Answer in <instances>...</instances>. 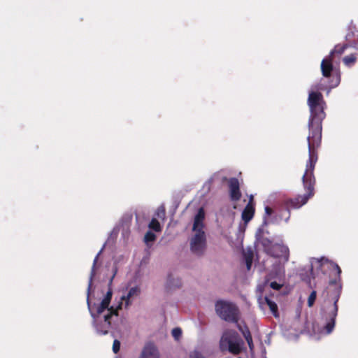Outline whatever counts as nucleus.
I'll return each instance as SVG.
<instances>
[{
    "instance_id": "obj_30",
    "label": "nucleus",
    "mask_w": 358,
    "mask_h": 358,
    "mask_svg": "<svg viewBox=\"0 0 358 358\" xmlns=\"http://www.w3.org/2000/svg\"><path fill=\"white\" fill-rule=\"evenodd\" d=\"M313 89L316 90H323L324 88L322 85H316L315 86H313Z\"/></svg>"
},
{
    "instance_id": "obj_18",
    "label": "nucleus",
    "mask_w": 358,
    "mask_h": 358,
    "mask_svg": "<svg viewBox=\"0 0 358 358\" xmlns=\"http://www.w3.org/2000/svg\"><path fill=\"white\" fill-rule=\"evenodd\" d=\"M356 57L354 55H350L343 58V62L346 66H351L356 62Z\"/></svg>"
},
{
    "instance_id": "obj_4",
    "label": "nucleus",
    "mask_w": 358,
    "mask_h": 358,
    "mask_svg": "<svg viewBox=\"0 0 358 358\" xmlns=\"http://www.w3.org/2000/svg\"><path fill=\"white\" fill-rule=\"evenodd\" d=\"M243 345L238 336V334L235 331L228 330L222 334L220 347L222 351L228 350L233 355H239L242 351L241 345Z\"/></svg>"
},
{
    "instance_id": "obj_33",
    "label": "nucleus",
    "mask_w": 358,
    "mask_h": 358,
    "mask_svg": "<svg viewBox=\"0 0 358 358\" xmlns=\"http://www.w3.org/2000/svg\"><path fill=\"white\" fill-rule=\"evenodd\" d=\"M175 286L177 287H180L181 286L180 280H178L177 284Z\"/></svg>"
},
{
    "instance_id": "obj_38",
    "label": "nucleus",
    "mask_w": 358,
    "mask_h": 358,
    "mask_svg": "<svg viewBox=\"0 0 358 358\" xmlns=\"http://www.w3.org/2000/svg\"><path fill=\"white\" fill-rule=\"evenodd\" d=\"M238 358H241V357H238Z\"/></svg>"
},
{
    "instance_id": "obj_1",
    "label": "nucleus",
    "mask_w": 358,
    "mask_h": 358,
    "mask_svg": "<svg viewBox=\"0 0 358 358\" xmlns=\"http://www.w3.org/2000/svg\"><path fill=\"white\" fill-rule=\"evenodd\" d=\"M307 102L310 113L307 136L309 157L302 177L303 188L306 193L304 195H298L295 198L287 199L283 201L282 208L287 210L289 214L291 209L299 208L315 194L316 180L314 170L318 159L317 149L322 143V121L326 117L324 112L326 102L321 92L313 91L309 93Z\"/></svg>"
},
{
    "instance_id": "obj_9",
    "label": "nucleus",
    "mask_w": 358,
    "mask_h": 358,
    "mask_svg": "<svg viewBox=\"0 0 358 358\" xmlns=\"http://www.w3.org/2000/svg\"><path fill=\"white\" fill-rule=\"evenodd\" d=\"M102 306H104L105 308H107L108 311V313L105 315H104V322H106V328H105L104 329H100L99 328V326L97 325L96 326V331L97 332L101 334V335H105V334H107L108 332V329L110 326V319H111V317L115 315H118V310L119 309H121L122 308V303H120V304L118 305V306L114 309L113 307H110V308H108L109 306V304L104 301L103 300L101 301V303H100Z\"/></svg>"
},
{
    "instance_id": "obj_7",
    "label": "nucleus",
    "mask_w": 358,
    "mask_h": 358,
    "mask_svg": "<svg viewBox=\"0 0 358 358\" xmlns=\"http://www.w3.org/2000/svg\"><path fill=\"white\" fill-rule=\"evenodd\" d=\"M333 58L328 57L322 59L321 62V71L322 76L325 78H330L332 76V80L330 83V87H337L341 82V76L338 72L334 73V66L332 64Z\"/></svg>"
},
{
    "instance_id": "obj_5",
    "label": "nucleus",
    "mask_w": 358,
    "mask_h": 358,
    "mask_svg": "<svg viewBox=\"0 0 358 358\" xmlns=\"http://www.w3.org/2000/svg\"><path fill=\"white\" fill-rule=\"evenodd\" d=\"M215 311L217 315L224 321L234 323H237L238 321V308L232 303L217 301L215 303Z\"/></svg>"
},
{
    "instance_id": "obj_31",
    "label": "nucleus",
    "mask_w": 358,
    "mask_h": 358,
    "mask_svg": "<svg viewBox=\"0 0 358 358\" xmlns=\"http://www.w3.org/2000/svg\"><path fill=\"white\" fill-rule=\"evenodd\" d=\"M248 345L249 346L250 350L252 352L254 350V344L253 341L248 343Z\"/></svg>"
},
{
    "instance_id": "obj_10",
    "label": "nucleus",
    "mask_w": 358,
    "mask_h": 358,
    "mask_svg": "<svg viewBox=\"0 0 358 358\" xmlns=\"http://www.w3.org/2000/svg\"><path fill=\"white\" fill-rule=\"evenodd\" d=\"M268 255L274 258H282L284 262H287L289 258V250L285 245L274 244L271 248L268 249Z\"/></svg>"
},
{
    "instance_id": "obj_14",
    "label": "nucleus",
    "mask_w": 358,
    "mask_h": 358,
    "mask_svg": "<svg viewBox=\"0 0 358 358\" xmlns=\"http://www.w3.org/2000/svg\"><path fill=\"white\" fill-rule=\"evenodd\" d=\"M348 47V45L347 44L336 45L334 47V50L331 51L329 57L334 59V55L336 54L338 55H341L342 54H343V52H345Z\"/></svg>"
},
{
    "instance_id": "obj_22",
    "label": "nucleus",
    "mask_w": 358,
    "mask_h": 358,
    "mask_svg": "<svg viewBox=\"0 0 358 358\" xmlns=\"http://www.w3.org/2000/svg\"><path fill=\"white\" fill-rule=\"evenodd\" d=\"M252 259H253L252 253L248 254L245 257V264H246L248 270H250L252 266Z\"/></svg>"
},
{
    "instance_id": "obj_13",
    "label": "nucleus",
    "mask_w": 358,
    "mask_h": 358,
    "mask_svg": "<svg viewBox=\"0 0 358 358\" xmlns=\"http://www.w3.org/2000/svg\"><path fill=\"white\" fill-rule=\"evenodd\" d=\"M141 293V289L138 286L131 287L127 295L122 296L121 299L125 303V307L127 308L131 304V299L135 296H138Z\"/></svg>"
},
{
    "instance_id": "obj_24",
    "label": "nucleus",
    "mask_w": 358,
    "mask_h": 358,
    "mask_svg": "<svg viewBox=\"0 0 358 358\" xmlns=\"http://www.w3.org/2000/svg\"><path fill=\"white\" fill-rule=\"evenodd\" d=\"M238 329L241 331L243 336L245 337L248 336V335H251L250 331L247 326H245L243 328L238 325Z\"/></svg>"
},
{
    "instance_id": "obj_26",
    "label": "nucleus",
    "mask_w": 358,
    "mask_h": 358,
    "mask_svg": "<svg viewBox=\"0 0 358 358\" xmlns=\"http://www.w3.org/2000/svg\"><path fill=\"white\" fill-rule=\"evenodd\" d=\"M189 358H205V357L199 352L195 350L190 354Z\"/></svg>"
},
{
    "instance_id": "obj_3",
    "label": "nucleus",
    "mask_w": 358,
    "mask_h": 358,
    "mask_svg": "<svg viewBox=\"0 0 358 358\" xmlns=\"http://www.w3.org/2000/svg\"><path fill=\"white\" fill-rule=\"evenodd\" d=\"M204 220V213L201 208L194 217L193 231H195L194 236L190 241V248L192 252L196 255L203 254L206 247V238L204 231L203 230Z\"/></svg>"
},
{
    "instance_id": "obj_16",
    "label": "nucleus",
    "mask_w": 358,
    "mask_h": 358,
    "mask_svg": "<svg viewBox=\"0 0 358 358\" xmlns=\"http://www.w3.org/2000/svg\"><path fill=\"white\" fill-rule=\"evenodd\" d=\"M149 228L154 230L156 232L161 231V225L156 217H153L148 225Z\"/></svg>"
},
{
    "instance_id": "obj_36",
    "label": "nucleus",
    "mask_w": 358,
    "mask_h": 358,
    "mask_svg": "<svg viewBox=\"0 0 358 358\" xmlns=\"http://www.w3.org/2000/svg\"><path fill=\"white\" fill-rule=\"evenodd\" d=\"M289 215L286 218V221L289 220Z\"/></svg>"
},
{
    "instance_id": "obj_19",
    "label": "nucleus",
    "mask_w": 358,
    "mask_h": 358,
    "mask_svg": "<svg viewBox=\"0 0 358 358\" xmlns=\"http://www.w3.org/2000/svg\"><path fill=\"white\" fill-rule=\"evenodd\" d=\"M156 239V235L152 231H147L144 236V241L145 243L152 242Z\"/></svg>"
},
{
    "instance_id": "obj_8",
    "label": "nucleus",
    "mask_w": 358,
    "mask_h": 358,
    "mask_svg": "<svg viewBox=\"0 0 358 358\" xmlns=\"http://www.w3.org/2000/svg\"><path fill=\"white\" fill-rule=\"evenodd\" d=\"M222 181H226L227 182L230 200L233 202H237L240 201L242 197V193L241 191L238 179L235 177L230 178L224 177L222 178Z\"/></svg>"
},
{
    "instance_id": "obj_2",
    "label": "nucleus",
    "mask_w": 358,
    "mask_h": 358,
    "mask_svg": "<svg viewBox=\"0 0 358 358\" xmlns=\"http://www.w3.org/2000/svg\"><path fill=\"white\" fill-rule=\"evenodd\" d=\"M329 269L335 273L334 278L329 281V286L327 287V298L329 302H332V305L329 307V311L327 316V322L324 326L327 334H330L334 329L336 318L338 315V302L340 299L342 285L341 283V269L340 266L334 262L328 264Z\"/></svg>"
},
{
    "instance_id": "obj_21",
    "label": "nucleus",
    "mask_w": 358,
    "mask_h": 358,
    "mask_svg": "<svg viewBox=\"0 0 358 358\" xmlns=\"http://www.w3.org/2000/svg\"><path fill=\"white\" fill-rule=\"evenodd\" d=\"M262 246L264 248V252L268 255V249L271 248V247L274 245L271 243L270 240L268 238H265L262 242Z\"/></svg>"
},
{
    "instance_id": "obj_6",
    "label": "nucleus",
    "mask_w": 358,
    "mask_h": 358,
    "mask_svg": "<svg viewBox=\"0 0 358 358\" xmlns=\"http://www.w3.org/2000/svg\"><path fill=\"white\" fill-rule=\"evenodd\" d=\"M101 252V250L96 255V256L95 257V258L94 259L93 265H92V267L91 269L90 275V278H89L88 287H87V303L88 308L90 309L91 315L94 318L99 316L107 309L104 306H102L101 304H99L96 307V313H94V310L91 308V302H90V296L91 294V290H92V285H93V279L96 275V265L98 262L99 257V255Z\"/></svg>"
},
{
    "instance_id": "obj_27",
    "label": "nucleus",
    "mask_w": 358,
    "mask_h": 358,
    "mask_svg": "<svg viewBox=\"0 0 358 358\" xmlns=\"http://www.w3.org/2000/svg\"><path fill=\"white\" fill-rule=\"evenodd\" d=\"M270 287L275 290H280V288L282 287V285L274 281L271 282Z\"/></svg>"
},
{
    "instance_id": "obj_12",
    "label": "nucleus",
    "mask_w": 358,
    "mask_h": 358,
    "mask_svg": "<svg viewBox=\"0 0 358 358\" xmlns=\"http://www.w3.org/2000/svg\"><path fill=\"white\" fill-rule=\"evenodd\" d=\"M141 358H159V354L154 344H146L142 351Z\"/></svg>"
},
{
    "instance_id": "obj_23",
    "label": "nucleus",
    "mask_w": 358,
    "mask_h": 358,
    "mask_svg": "<svg viewBox=\"0 0 358 358\" xmlns=\"http://www.w3.org/2000/svg\"><path fill=\"white\" fill-rule=\"evenodd\" d=\"M182 335V330L180 328H178V327H176V328H174L173 330H172V336L176 339V340H178L179 338Z\"/></svg>"
},
{
    "instance_id": "obj_37",
    "label": "nucleus",
    "mask_w": 358,
    "mask_h": 358,
    "mask_svg": "<svg viewBox=\"0 0 358 358\" xmlns=\"http://www.w3.org/2000/svg\"><path fill=\"white\" fill-rule=\"evenodd\" d=\"M113 277H114V276H113V277L110 278V282H112Z\"/></svg>"
},
{
    "instance_id": "obj_25",
    "label": "nucleus",
    "mask_w": 358,
    "mask_h": 358,
    "mask_svg": "<svg viewBox=\"0 0 358 358\" xmlns=\"http://www.w3.org/2000/svg\"><path fill=\"white\" fill-rule=\"evenodd\" d=\"M120 342L118 340L115 339L113 344V351L116 354L120 351Z\"/></svg>"
},
{
    "instance_id": "obj_28",
    "label": "nucleus",
    "mask_w": 358,
    "mask_h": 358,
    "mask_svg": "<svg viewBox=\"0 0 358 358\" xmlns=\"http://www.w3.org/2000/svg\"><path fill=\"white\" fill-rule=\"evenodd\" d=\"M273 213V210L271 207H269V206L265 207V213L266 215L269 216V215H272Z\"/></svg>"
},
{
    "instance_id": "obj_35",
    "label": "nucleus",
    "mask_w": 358,
    "mask_h": 358,
    "mask_svg": "<svg viewBox=\"0 0 358 358\" xmlns=\"http://www.w3.org/2000/svg\"><path fill=\"white\" fill-rule=\"evenodd\" d=\"M169 281L171 282V275L169 276Z\"/></svg>"
},
{
    "instance_id": "obj_17",
    "label": "nucleus",
    "mask_w": 358,
    "mask_h": 358,
    "mask_svg": "<svg viewBox=\"0 0 358 358\" xmlns=\"http://www.w3.org/2000/svg\"><path fill=\"white\" fill-rule=\"evenodd\" d=\"M155 217L156 218L161 219L162 220L166 218V209L164 206L162 205L159 206L155 213Z\"/></svg>"
},
{
    "instance_id": "obj_29",
    "label": "nucleus",
    "mask_w": 358,
    "mask_h": 358,
    "mask_svg": "<svg viewBox=\"0 0 358 358\" xmlns=\"http://www.w3.org/2000/svg\"><path fill=\"white\" fill-rule=\"evenodd\" d=\"M112 295H113V292H112V289L110 288L108 292H106V296H104L105 298L106 299H108L110 300H111L112 299Z\"/></svg>"
},
{
    "instance_id": "obj_20",
    "label": "nucleus",
    "mask_w": 358,
    "mask_h": 358,
    "mask_svg": "<svg viewBox=\"0 0 358 358\" xmlns=\"http://www.w3.org/2000/svg\"><path fill=\"white\" fill-rule=\"evenodd\" d=\"M316 297H317L316 291H315V290L312 291L308 298V307H312L313 306V304L316 300Z\"/></svg>"
},
{
    "instance_id": "obj_15",
    "label": "nucleus",
    "mask_w": 358,
    "mask_h": 358,
    "mask_svg": "<svg viewBox=\"0 0 358 358\" xmlns=\"http://www.w3.org/2000/svg\"><path fill=\"white\" fill-rule=\"evenodd\" d=\"M266 303L269 307L271 311L273 313V315L275 317L278 316V306L277 304L273 301L272 300L269 299L268 298H265Z\"/></svg>"
},
{
    "instance_id": "obj_11",
    "label": "nucleus",
    "mask_w": 358,
    "mask_h": 358,
    "mask_svg": "<svg viewBox=\"0 0 358 358\" xmlns=\"http://www.w3.org/2000/svg\"><path fill=\"white\" fill-rule=\"evenodd\" d=\"M252 202H253V197H252V196H251L248 203L244 208V209L242 212V215H241L242 220L245 222H248L249 221H250L255 215V206H254V204L252 203Z\"/></svg>"
},
{
    "instance_id": "obj_32",
    "label": "nucleus",
    "mask_w": 358,
    "mask_h": 358,
    "mask_svg": "<svg viewBox=\"0 0 358 358\" xmlns=\"http://www.w3.org/2000/svg\"><path fill=\"white\" fill-rule=\"evenodd\" d=\"M245 339L246 340L247 343L252 341V338L251 335H248V336L245 337Z\"/></svg>"
},
{
    "instance_id": "obj_34",
    "label": "nucleus",
    "mask_w": 358,
    "mask_h": 358,
    "mask_svg": "<svg viewBox=\"0 0 358 358\" xmlns=\"http://www.w3.org/2000/svg\"><path fill=\"white\" fill-rule=\"evenodd\" d=\"M103 300L104 301L107 302L108 304H110V301H111V300H110V299H106V298H105V297L103 298Z\"/></svg>"
}]
</instances>
